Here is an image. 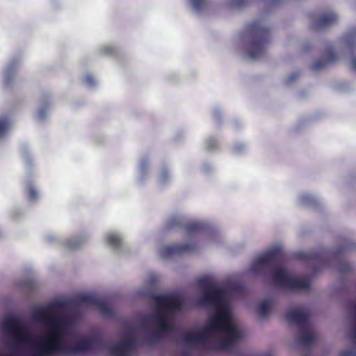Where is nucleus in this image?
<instances>
[{
    "label": "nucleus",
    "instance_id": "f257e3e1",
    "mask_svg": "<svg viewBox=\"0 0 356 356\" xmlns=\"http://www.w3.org/2000/svg\"><path fill=\"white\" fill-rule=\"evenodd\" d=\"M198 285L204 290L199 298L198 303L204 307L216 309V314L208 325L198 332H187L180 337V340L186 343H207L209 342V335L214 331H223L226 337L213 345L211 348L216 350H226L241 338L240 331L233 323L230 314L226 308L221 307L225 296L223 289L216 287L207 278H200Z\"/></svg>",
    "mask_w": 356,
    "mask_h": 356
},
{
    "label": "nucleus",
    "instance_id": "f03ea898",
    "mask_svg": "<svg viewBox=\"0 0 356 356\" xmlns=\"http://www.w3.org/2000/svg\"><path fill=\"white\" fill-rule=\"evenodd\" d=\"M62 307L61 302H54L33 312V318L49 328L46 337L33 338V341L28 343L33 346V356H72L91 352L98 347L99 341L93 338L81 339L72 346L62 343L61 339L65 335V327L68 324V319L49 313Z\"/></svg>",
    "mask_w": 356,
    "mask_h": 356
},
{
    "label": "nucleus",
    "instance_id": "7ed1b4c3",
    "mask_svg": "<svg viewBox=\"0 0 356 356\" xmlns=\"http://www.w3.org/2000/svg\"><path fill=\"white\" fill-rule=\"evenodd\" d=\"M286 260L284 252L278 248L273 249L260 257L252 265V270L257 273L266 268L272 269V277L275 285L291 290H307L310 286L308 278L299 279L289 275L282 268Z\"/></svg>",
    "mask_w": 356,
    "mask_h": 356
},
{
    "label": "nucleus",
    "instance_id": "20e7f679",
    "mask_svg": "<svg viewBox=\"0 0 356 356\" xmlns=\"http://www.w3.org/2000/svg\"><path fill=\"white\" fill-rule=\"evenodd\" d=\"M251 36L248 55L250 58L256 59L263 56L265 48L269 42L270 32L261 21H254L248 26Z\"/></svg>",
    "mask_w": 356,
    "mask_h": 356
},
{
    "label": "nucleus",
    "instance_id": "39448f33",
    "mask_svg": "<svg viewBox=\"0 0 356 356\" xmlns=\"http://www.w3.org/2000/svg\"><path fill=\"white\" fill-rule=\"evenodd\" d=\"M153 300L156 311L150 318L156 325L167 319L168 315L179 312L183 307L181 300L175 295H156Z\"/></svg>",
    "mask_w": 356,
    "mask_h": 356
},
{
    "label": "nucleus",
    "instance_id": "423d86ee",
    "mask_svg": "<svg viewBox=\"0 0 356 356\" xmlns=\"http://www.w3.org/2000/svg\"><path fill=\"white\" fill-rule=\"evenodd\" d=\"M153 300L156 311L150 318L156 325L167 319L168 315L179 312L183 307L181 300L175 295H156Z\"/></svg>",
    "mask_w": 356,
    "mask_h": 356
},
{
    "label": "nucleus",
    "instance_id": "0eeeda50",
    "mask_svg": "<svg viewBox=\"0 0 356 356\" xmlns=\"http://www.w3.org/2000/svg\"><path fill=\"white\" fill-rule=\"evenodd\" d=\"M3 328L13 333L18 334L17 341L24 343H31L33 341L31 337L27 332L25 327L22 324L20 321L16 318H8L3 321Z\"/></svg>",
    "mask_w": 356,
    "mask_h": 356
},
{
    "label": "nucleus",
    "instance_id": "6e6552de",
    "mask_svg": "<svg viewBox=\"0 0 356 356\" xmlns=\"http://www.w3.org/2000/svg\"><path fill=\"white\" fill-rule=\"evenodd\" d=\"M79 301L82 304L95 307L104 316H111L113 314L109 304L94 295H81L79 297Z\"/></svg>",
    "mask_w": 356,
    "mask_h": 356
},
{
    "label": "nucleus",
    "instance_id": "1a4fd4ad",
    "mask_svg": "<svg viewBox=\"0 0 356 356\" xmlns=\"http://www.w3.org/2000/svg\"><path fill=\"white\" fill-rule=\"evenodd\" d=\"M285 318L291 324H295L301 328L308 326L309 315L301 309H291L285 312Z\"/></svg>",
    "mask_w": 356,
    "mask_h": 356
},
{
    "label": "nucleus",
    "instance_id": "9d476101",
    "mask_svg": "<svg viewBox=\"0 0 356 356\" xmlns=\"http://www.w3.org/2000/svg\"><path fill=\"white\" fill-rule=\"evenodd\" d=\"M195 249L194 244H174L165 247L162 250V254L164 257H170L173 255H181L192 252Z\"/></svg>",
    "mask_w": 356,
    "mask_h": 356
},
{
    "label": "nucleus",
    "instance_id": "9b49d317",
    "mask_svg": "<svg viewBox=\"0 0 356 356\" xmlns=\"http://www.w3.org/2000/svg\"><path fill=\"white\" fill-rule=\"evenodd\" d=\"M336 60L337 55L333 51L332 47L328 46L325 50L323 57L313 64L312 70L314 71L321 70L329 64L334 63Z\"/></svg>",
    "mask_w": 356,
    "mask_h": 356
},
{
    "label": "nucleus",
    "instance_id": "f8f14e48",
    "mask_svg": "<svg viewBox=\"0 0 356 356\" xmlns=\"http://www.w3.org/2000/svg\"><path fill=\"white\" fill-rule=\"evenodd\" d=\"M337 21V16L334 13H325L322 14L318 19H314V28L316 30L325 29Z\"/></svg>",
    "mask_w": 356,
    "mask_h": 356
},
{
    "label": "nucleus",
    "instance_id": "ddd939ff",
    "mask_svg": "<svg viewBox=\"0 0 356 356\" xmlns=\"http://www.w3.org/2000/svg\"><path fill=\"white\" fill-rule=\"evenodd\" d=\"M175 330V327L174 324L168 321L167 318L157 325V330L151 334L149 340L157 341L163 337V334L174 331Z\"/></svg>",
    "mask_w": 356,
    "mask_h": 356
},
{
    "label": "nucleus",
    "instance_id": "4468645a",
    "mask_svg": "<svg viewBox=\"0 0 356 356\" xmlns=\"http://www.w3.org/2000/svg\"><path fill=\"white\" fill-rule=\"evenodd\" d=\"M302 329V331L298 337V341L302 345L307 346L314 342L315 336L309 330L308 326Z\"/></svg>",
    "mask_w": 356,
    "mask_h": 356
},
{
    "label": "nucleus",
    "instance_id": "2eb2a0df",
    "mask_svg": "<svg viewBox=\"0 0 356 356\" xmlns=\"http://www.w3.org/2000/svg\"><path fill=\"white\" fill-rule=\"evenodd\" d=\"M345 45L351 49L356 44V29H351L343 37Z\"/></svg>",
    "mask_w": 356,
    "mask_h": 356
},
{
    "label": "nucleus",
    "instance_id": "dca6fc26",
    "mask_svg": "<svg viewBox=\"0 0 356 356\" xmlns=\"http://www.w3.org/2000/svg\"><path fill=\"white\" fill-rule=\"evenodd\" d=\"M272 307L270 300H264L259 306V314L261 317H266L270 312Z\"/></svg>",
    "mask_w": 356,
    "mask_h": 356
},
{
    "label": "nucleus",
    "instance_id": "f3484780",
    "mask_svg": "<svg viewBox=\"0 0 356 356\" xmlns=\"http://www.w3.org/2000/svg\"><path fill=\"white\" fill-rule=\"evenodd\" d=\"M109 353L112 356H126V352L121 343L109 346Z\"/></svg>",
    "mask_w": 356,
    "mask_h": 356
},
{
    "label": "nucleus",
    "instance_id": "a211bd4d",
    "mask_svg": "<svg viewBox=\"0 0 356 356\" xmlns=\"http://www.w3.org/2000/svg\"><path fill=\"white\" fill-rule=\"evenodd\" d=\"M106 241L113 248H118L121 245V238L116 234H109L106 236Z\"/></svg>",
    "mask_w": 356,
    "mask_h": 356
},
{
    "label": "nucleus",
    "instance_id": "6ab92c4d",
    "mask_svg": "<svg viewBox=\"0 0 356 356\" xmlns=\"http://www.w3.org/2000/svg\"><path fill=\"white\" fill-rule=\"evenodd\" d=\"M121 344L127 353L128 350H131L136 347V339L134 337H129L121 342Z\"/></svg>",
    "mask_w": 356,
    "mask_h": 356
},
{
    "label": "nucleus",
    "instance_id": "aec40b11",
    "mask_svg": "<svg viewBox=\"0 0 356 356\" xmlns=\"http://www.w3.org/2000/svg\"><path fill=\"white\" fill-rule=\"evenodd\" d=\"M202 228V225L198 222H190L186 226V229L189 234L198 232Z\"/></svg>",
    "mask_w": 356,
    "mask_h": 356
},
{
    "label": "nucleus",
    "instance_id": "412c9836",
    "mask_svg": "<svg viewBox=\"0 0 356 356\" xmlns=\"http://www.w3.org/2000/svg\"><path fill=\"white\" fill-rule=\"evenodd\" d=\"M9 128L8 118L0 119V137L3 136Z\"/></svg>",
    "mask_w": 356,
    "mask_h": 356
},
{
    "label": "nucleus",
    "instance_id": "4be33fe9",
    "mask_svg": "<svg viewBox=\"0 0 356 356\" xmlns=\"http://www.w3.org/2000/svg\"><path fill=\"white\" fill-rule=\"evenodd\" d=\"M193 8L197 10H201L206 4V0H191Z\"/></svg>",
    "mask_w": 356,
    "mask_h": 356
},
{
    "label": "nucleus",
    "instance_id": "5701e85b",
    "mask_svg": "<svg viewBox=\"0 0 356 356\" xmlns=\"http://www.w3.org/2000/svg\"><path fill=\"white\" fill-rule=\"evenodd\" d=\"M83 242V239H71L67 241V246L70 248L79 247Z\"/></svg>",
    "mask_w": 356,
    "mask_h": 356
},
{
    "label": "nucleus",
    "instance_id": "b1692460",
    "mask_svg": "<svg viewBox=\"0 0 356 356\" xmlns=\"http://www.w3.org/2000/svg\"><path fill=\"white\" fill-rule=\"evenodd\" d=\"M27 193L30 200H35L38 197V192L33 186H29Z\"/></svg>",
    "mask_w": 356,
    "mask_h": 356
},
{
    "label": "nucleus",
    "instance_id": "393cba45",
    "mask_svg": "<svg viewBox=\"0 0 356 356\" xmlns=\"http://www.w3.org/2000/svg\"><path fill=\"white\" fill-rule=\"evenodd\" d=\"M250 0H232V5L235 8H241L248 4Z\"/></svg>",
    "mask_w": 356,
    "mask_h": 356
},
{
    "label": "nucleus",
    "instance_id": "a878e982",
    "mask_svg": "<svg viewBox=\"0 0 356 356\" xmlns=\"http://www.w3.org/2000/svg\"><path fill=\"white\" fill-rule=\"evenodd\" d=\"M356 355V352L355 350H345L339 353V356H355Z\"/></svg>",
    "mask_w": 356,
    "mask_h": 356
},
{
    "label": "nucleus",
    "instance_id": "bb28decb",
    "mask_svg": "<svg viewBox=\"0 0 356 356\" xmlns=\"http://www.w3.org/2000/svg\"><path fill=\"white\" fill-rule=\"evenodd\" d=\"M352 306L354 309V310L356 312V301H354L353 303H352ZM350 336L352 339H355L356 338V329L353 330H351L350 333Z\"/></svg>",
    "mask_w": 356,
    "mask_h": 356
},
{
    "label": "nucleus",
    "instance_id": "cd10ccee",
    "mask_svg": "<svg viewBox=\"0 0 356 356\" xmlns=\"http://www.w3.org/2000/svg\"><path fill=\"white\" fill-rule=\"evenodd\" d=\"M11 73H12V67H10L6 70V80H5L6 84H8L10 83V76Z\"/></svg>",
    "mask_w": 356,
    "mask_h": 356
},
{
    "label": "nucleus",
    "instance_id": "c85d7f7f",
    "mask_svg": "<svg viewBox=\"0 0 356 356\" xmlns=\"http://www.w3.org/2000/svg\"><path fill=\"white\" fill-rule=\"evenodd\" d=\"M298 76H299V73H298V72H295V73H293V74H291V75L288 78L287 81H288L289 83V82H292L293 81H294L295 79H296Z\"/></svg>",
    "mask_w": 356,
    "mask_h": 356
},
{
    "label": "nucleus",
    "instance_id": "c756f323",
    "mask_svg": "<svg viewBox=\"0 0 356 356\" xmlns=\"http://www.w3.org/2000/svg\"><path fill=\"white\" fill-rule=\"evenodd\" d=\"M351 69L356 71V58H353L350 60Z\"/></svg>",
    "mask_w": 356,
    "mask_h": 356
},
{
    "label": "nucleus",
    "instance_id": "7c9ffc66",
    "mask_svg": "<svg viewBox=\"0 0 356 356\" xmlns=\"http://www.w3.org/2000/svg\"><path fill=\"white\" fill-rule=\"evenodd\" d=\"M86 81L90 85H94L95 84V80L91 76H88L86 77Z\"/></svg>",
    "mask_w": 356,
    "mask_h": 356
},
{
    "label": "nucleus",
    "instance_id": "2f4dec72",
    "mask_svg": "<svg viewBox=\"0 0 356 356\" xmlns=\"http://www.w3.org/2000/svg\"><path fill=\"white\" fill-rule=\"evenodd\" d=\"M38 116L40 118H44L45 117V113L43 111H40L38 112Z\"/></svg>",
    "mask_w": 356,
    "mask_h": 356
},
{
    "label": "nucleus",
    "instance_id": "473e14b6",
    "mask_svg": "<svg viewBox=\"0 0 356 356\" xmlns=\"http://www.w3.org/2000/svg\"><path fill=\"white\" fill-rule=\"evenodd\" d=\"M259 356H273V355L270 353H265L259 355Z\"/></svg>",
    "mask_w": 356,
    "mask_h": 356
}]
</instances>
